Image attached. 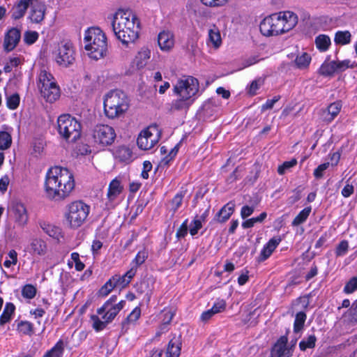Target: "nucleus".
<instances>
[{
    "label": "nucleus",
    "mask_w": 357,
    "mask_h": 357,
    "mask_svg": "<svg viewBox=\"0 0 357 357\" xmlns=\"http://www.w3.org/2000/svg\"><path fill=\"white\" fill-rule=\"evenodd\" d=\"M10 209L14 215L15 222L20 226H24L28 221V214L24 205L17 201L11 203Z\"/></svg>",
    "instance_id": "2eb2a0df"
},
{
    "label": "nucleus",
    "mask_w": 357,
    "mask_h": 357,
    "mask_svg": "<svg viewBox=\"0 0 357 357\" xmlns=\"http://www.w3.org/2000/svg\"><path fill=\"white\" fill-rule=\"evenodd\" d=\"M12 144L11 135L6 131L0 132V150H6L10 148Z\"/></svg>",
    "instance_id": "f704fd0d"
},
{
    "label": "nucleus",
    "mask_w": 357,
    "mask_h": 357,
    "mask_svg": "<svg viewBox=\"0 0 357 357\" xmlns=\"http://www.w3.org/2000/svg\"><path fill=\"white\" fill-rule=\"evenodd\" d=\"M55 59L61 67L68 68L72 66L75 61V52L72 43H61L56 51Z\"/></svg>",
    "instance_id": "9b49d317"
},
{
    "label": "nucleus",
    "mask_w": 357,
    "mask_h": 357,
    "mask_svg": "<svg viewBox=\"0 0 357 357\" xmlns=\"http://www.w3.org/2000/svg\"><path fill=\"white\" fill-rule=\"evenodd\" d=\"M298 16L290 10L280 11L266 17L259 29L265 36H277L292 30L298 24Z\"/></svg>",
    "instance_id": "7ed1b4c3"
},
{
    "label": "nucleus",
    "mask_w": 357,
    "mask_h": 357,
    "mask_svg": "<svg viewBox=\"0 0 357 357\" xmlns=\"http://www.w3.org/2000/svg\"><path fill=\"white\" fill-rule=\"evenodd\" d=\"M15 307L12 303H7L3 309V313L0 316V325L3 326L8 323L11 318V315L15 311Z\"/></svg>",
    "instance_id": "c756f323"
},
{
    "label": "nucleus",
    "mask_w": 357,
    "mask_h": 357,
    "mask_svg": "<svg viewBox=\"0 0 357 357\" xmlns=\"http://www.w3.org/2000/svg\"><path fill=\"white\" fill-rule=\"evenodd\" d=\"M116 296H112L104 305L98 309V314H104L102 319L111 322L117 314L122 310L125 305V301H121L116 303Z\"/></svg>",
    "instance_id": "f8f14e48"
},
{
    "label": "nucleus",
    "mask_w": 357,
    "mask_h": 357,
    "mask_svg": "<svg viewBox=\"0 0 357 357\" xmlns=\"http://www.w3.org/2000/svg\"><path fill=\"white\" fill-rule=\"evenodd\" d=\"M30 6L29 18L31 22L36 24L41 23L45 19L47 10L45 3L38 0L33 4H31Z\"/></svg>",
    "instance_id": "ddd939ff"
},
{
    "label": "nucleus",
    "mask_w": 357,
    "mask_h": 357,
    "mask_svg": "<svg viewBox=\"0 0 357 357\" xmlns=\"http://www.w3.org/2000/svg\"><path fill=\"white\" fill-rule=\"evenodd\" d=\"M198 79L192 76H186L178 79L174 86V93L178 97L190 99L199 91Z\"/></svg>",
    "instance_id": "6e6552de"
},
{
    "label": "nucleus",
    "mask_w": 357,
    "mask_h": 357,
    "mask_svg": "<svg viewBox=\"0 0 357 357\" xmlns=\"http://www.w3.org/2000/svg\"><path fill=\"white\" fill-rule=\"evenodd\" d=\"M266 216L267 213L266 212H263L258 217L252 218L243 222L242 223V227L244 229L251 228L255 225V223L262 222Z\"/></svg>",
    "instance_id": "ea45409f"
},
{
    "label": "nucleus",
    "mask_w": 357,
    "mask_h": 357,
    "mask_svg": "<svg viewBox=\"0 0 357 357\" xmlns=\"http://www.w3.org/2000/svg\"><path fill=\"white\" fill-rule=\"evenodd\" d=\"M30 252L34 255L43 256L47 253V245L45 241L41 238H33L30 242Z\"/></svg>",
    "instance_id": "412c9836"
},
{
    "label": "nucleus",
    "mask_w": 357,
    "mask_h": 357,
    "mask_svg": "<svg viewBox=\"0 0 357 357\" xmlns=\"http://www.w3.org/2000/svg\"><path fill=\"white\" fill-rule=\"evenodd\" d=\"M38 38V33L36 31H27L24 33V40L28 45L34 43Z\"/></svg>",
    "instance_id": "864d4df0"
},
{
    "label": "nucleus",
    "mask_w": 357,
    "mask_h": 357,
    "mask_svg": "<svg viewBox=\"0 0 357 357\" xmlns=\"http://www.w3.org/2000/svg\"><path fill=\"white\" fill-rule=\"evenodd\" d=\"M137 293L143 296V299L149 303L152 293V285L149 280L143 279L136 284Z\"/></svg>",
    "instance_id": "6ab92c4d"
},
{
    "label": "nucleus",
    "mask_w": 357,
    "mask_h": 357,
    "mask_svg": "<svg viewBox=\"0 0 357 357\" xmlns=\"http://www.w3.org/2000/svg\"><path fill=\"white\" fill-rule=\"evenodd\" d=\"M89 209V206L81 201L70 203L65 215L68 225L71 229L81 227L86 220Z\"/></svg>",
    "instance_id": "0eeeda50"
},
{
    "label": "nucleus",
    "mask_w": 357,
    "mask_h": 357,
    "mask_svg": "<svg viewBox=\"0 0 357 357\" xmlns=\"http://www.w3.org/2000/svg\"><path fill=\"white\" fill-rule=\"evenodd\" d=\"M112 31L123 45L134 43L139 38L140 22L130 9H119L113 15Z\"/></svg>",
    "instance_id": "f03ea898"
},
{
    "label": "nucleus",
    "mask_w": 357,
    "mask_h": 357,
    "mask_svg": "<svg viewBox=\"0 0 357 357\" xmlns=\"http://www.w3.org/2000/svg\"><path fill=\"white\" fill-rule=\"evenodd\" d=\"M22 296L26 298H33L36 294V289L31 284L25 285L22 291Z\"/></svg>",
    "instance_id": "603ef678"
},
{
    "label": "nucleus",
    "mask_w": 357,
    "mask_h": 357,
    "mask_svg": "<svg viewBox=\"0 0 357 357\" xmlns=\"http://www.w3.org/2000/svg\"><path fill=\"white\" fill-rule=\"evenodd\" d=\"M329 162L324 163L317 167L314 171V176L316 178H321L323 176V172L328 167Z\"/></svg>",
    "instance_id": "680f3d73"
},
{
    "label": "nucleus",
    "mask_w": 357,
    "mask_h": 357,
    "mask_svg": "<svg viewBox=\"0 0 357 357\" xmlns=\"http://www.w3.org/2000/svg\"><path fill=\"white\" fill-rule=\"evenodd\" d=\"M21 38L20 30L17 28H11L6 33L3 40V49L9 52L13 50L19 43Z\"/></svg>",
    "instance_id": "4468645a"
},
{
    "label": "nucleus",
    "mask_w": 357,
    "mask_h": 357,
    "mask_svg": "<svg viewBox=\"0 0 357 357\" xmlns=\"http://www.w3.org/2000/svg\"><path fill=\"white\" fill-rule=\"evenodd\" d=\"M121 182L117 178L112 180L109 185L107 197L110 200H114L122 191Z\"/></svg>",
    "instance_id": "bb28decb"
},
{
    "label": "nucleus",
    "mask_w": 357,
    "mask_h": 357,
    "mask_svg": "<svg viewBox=\"0 0 357 357\" xmlns=\"http://www.w3.org/2000/svg\"><path fill=\"white\" fill-rule=\"evenodd\" d=\"M91 135L96 143L102 146L111 145L116 136L114 129L105 124L95 126Z\"/></svg>",
    "instance_id": "9d476101"
},
{
    "label": "nucleus",
    "mask_w": 357,
    "mask_h": 357,
    "mask_svg": "<svg viewBox=\"0 0 357 357\" xmlns=\"http://www.w3.org/2000/svg\"><path fill=\"white\" fill-rule=\"evenodd\" d=\"M202 227L201 220H198L197 217L193 220L190 228V233L192 236H195L197 234L198 230Z\"/></svg>",
    "instance_id": "6e6d98bb"
},
{
    "label": "nucleus",
    "mask_w": 357,
    "mask_h": 357,
    "mask_svg": "<svg viewBox=\"0 0 357 357\" xmlns=\"http://www.w3.org/2000/svg\"><path fill=\"white\" fill-rule=\"evenodd\" d=\"M81 124L69 114L58 118L57 130L61 137L68 142H75L81 136Z\"/></svg>",
    "instance_id": "423d86ee"
},
{
    "label": "nucleus",
    "mask_w": 357,
    "mask_h": 357,
    "mask_svg": "<svg viewBox=\"0 0 357 357\" xmlns=\"http://www.w3.org/2000/svg\"><path fill=\"white\" fill-rule=\"evenodd\" d=\"M341 109V105L339 102L331 103L327 108L326 111L324 112L326 115L324 120L331 122L339 114Z\"/></svg>",
    "instance_id": "cd10ccee"
},
{
    "label": "nucleus",
    "mask_w": 357,
    "mask_h": 357,
    "mask_svg": "<svg viewBox=\"0 0 357 357\" xmlns=\"http://www.w3.org/2000/svg\"><path fill=\"white\" fill-rule=\"evenodd\" d=\"M115 156L119 158V160L123 162H128L130 160L132 157V151L126 146H119L115 151Z\"/></svg>",
    "instance_id": "7c9ffc66"
},
{
    "label": "nucleus",
    "mask_w": 357,
    "mask_h": 357,
    "mask_svg": "<svg viewBox=\"0 0 357 357\" xmlns=\"http://www.w3.org/2000/svg\"><path fill=\"white\" fill-rule=\"evenodd\" d=\"M18 331L24 335H31L33 332L32 324L28 321H21L18 324Z\"/></svg>",
    "instance_id": "3c124183"
},
{
    "label": "nucleus",
    "mask_w": 357,
    "mask_h": 357,
    "mask_svg": "<svg viewBox=\"0 0 357 357\" xmlns=\"http://www.w3.org/2000/svg\"><path fill=\"white\" fill-rule=\"evenodd\" d=\"M40 227L47 235L57 241H59L63 237L61 229L58 227L47 222H42L40 223Z\"/></svg>",
    "instance_id": "a878e982"
},
{
    "label": "nucleus",
    "mask_w": 357,
    "mask_h": 357,
    "mask_svg": "<svg viewBox=\"0 0 357 357\" xmlns=\"http://www.w3.org/2000/svg\"><path fill=\"white\" fill-rule=\"evenodd\" d=\"M91 318L93 321V326L97 331H102L106 327L107 324L109 323V321H107V320H100L97 315H92Z\"/></svg>",
    "instance_id": "49530a36"
},
{
    "label": "nucleus",
    "mask_w": 357,
    "mask_h": 357,
    "mask_svg": "<svg viewBox=\"0 0 357 357\" xmlns=\"http://www.w3.org/2000/svg\"><path fill=\"white\" fill-rule=\"evenodd\" d=\"M206 6L211 8H218L225 6L229 0H200Z\"/></svg>",
    "instance_id": "09e8293b"
},
{
    "label": "nucleus",
    "mask_w": 357,
    "mask_h": 357,
    "mask_svg": "<svg viewBox=\"0 0 357 357\" xmlns=\"http://www.w3.org/2000/svg\"><path fill=\"white\" fill-rule=\"evenodd\" d=\"M281 238H273L267 243V244L264 247L263 250L261 252L260 255V261H264L268 259L272 252L275 250L278 245L280 243Z\"/></svg>",
    "instance_id": "4be33fe9"
},
{
    "label": "nucleus",
    "mask_w": 357,
    "mask_h": 357,
    "mask_svg": "<svg viewBox=\"0 0 357 357\" xmlns=\"http://www.w3.org/2000/svg\"><path fill=\"white\" fill-rule=\"evenodd\" d=\"M288 339L286 335L281 336L275 344L272 351V357H290L291 356V349L287 347Z\"/></svg>",
    "instance_id": "dca6fc26"
},
{
    "label": "nucleus",
    "mask_w": 357,
    "mask_h": 357,
    "mask_svg": "<svg viewBox=\"0 0 357 357\" xmlns=\"http://www.w3.org/2000/svg\"><path fill=\"white\" fill-rule=\"evenodd\" d=\"M357 290V276L351 278L345 284L344 292L351 294Z\"/></svg>",
    "instance_id": "de8ad7c7"
},
{
    "label": "nucleus",
    "mask_w": 357,
    "mask_h": 357,
    "mask_svg": "<svg viewBox=\"0 0 357 357\" xmlns=\"http://www.w3.org/2000/svg\"><path fill=\"white\" fill-rule=\"evenodd\" d=\"M147 258V253L145 251H139L135 258L136 266L142 264Z\"/></svg>",
    "instance_id": "774afa93"
},
{
    "label": "nucleus",
    "mask_w": 357,
    "mask_h": 357,
    "mask_svg": "<svg viewBox=\"0 0 357 357\" xmlns=\"http://www.w3.org/2000/svg\"><path fill=\"white\" fill-rule=\"evenodd\" d=\"M310 60V56L306 52H303L301 55L296 56L295 63L298 68H305L308 66Z\"/></svg>",
    "instance_id": "c9c22d12"
},
{
    "label": "nucleus",
    "mask_w": 357,
    "mask_h": 357,
    "mask_svg": "<svg viewBox=\"0 0 357 357\" xmlns=\"http://www.w3.org/2000/svg\"><path fill=\"white\" fill-rule=\"evenodd\" d=\"M319 73L324 76H331L336 70V61L324 62L320 67Z\"/></svg>",
    "instance_id": "473e14b6"
},
{
    "label": "nucleus",
    "mask_w": 357,
    "mask_h": 357,
    "mask_svg": "<svg viewBox=\"0 0 357 357\" xmlns=\"http://www.w3.org/2000/svg\"><path fill=\"white\" fill-rule=\"evenodd\" d=\"M188 233V220H185L176 231V237L183 238Z\"/></svg>",
    "instance_id": "69168bd1"
},
{
    "label": "nucleus",
    "mask_w": 357,
    "mask_h": 357,
    "mask_svg": "<svg viewBox=\"0 0 357 357\" xmlns=\"http://www.w3.org/2000/svg\"><path fill=\"white\" fill-rule=\"evenodd\" d=\"M349 248L348 242L347 241H341L336 248V255L337 256L344 255Z\"/></svg>",
    "instance_id": "bf43d9fd"
},
{
    "label": "nucleus",
    "mask_w": 357,
    "mask_h": 357,
    "mask_svg": "<svg viewBox=\"0 0 357 357\" xmlns=\"http://www.w3.org/2000/svg\"><path fill=\"white\" fill-rule=\"evenodd\" d=\"M351 33L348 31H338L335 34V42L337 44L346 45L351 40Z\"/></svg>",
    "instance_id": "58836bf2"
},
{
    "label": "nucleus",
    "mask_w": 357,
    "mask_h": 357,
    "mask_svg": "<svg viewBox=\"0 0 357 357\" xmlns=\"http://www.w3.org/2000/svg\"><path fill=\"white\" fill-rule=\"evenodd\" d=\"M350 67L352 68V66L350 65V61L349 60L336 61L337 72H342Z\"/></svg>",
    "instance_id": "338daca9"
},
{
    "label": "nucleus",
    "mask_w": 357,
    "mask_h": 357,
    "mask_svg": "<svg viewBox=\"0 0 357 357\" xmlns=\"http://www.w3.org/2000/svg\"><path fill=\"white\" fill-rule=\"evenodd\" d=\"M63 342L59 340L43 357H61L63 353Z\"/></svg>",
    "instance_id": "72a5a7b5"
},
{
    "label": "nucleus",
    "mask_w": 357,
    "mask_h": 357,
    "mask_svg": "<svg viewBox=\"0 0 357 357\" xmlns=\"http://www.w3.org/2000/svg\"><path fill=\"white\" fill-rule=\"evenodd\" d=\"M116 287V284L113 282V280L111 278L100 289L98 295L100 296H107L113 289Z\"/></svg>",
    "instance_id": "c03bdc74"
},
{
    "label": "nucleus",
    "mask_w": 357,
    "mask_h": 357,
    "mask_svg": "<svg viewBox=\"0 0 357 357\" xmlns=\"http://www.w3.org/2000/svg\"><path fill=\"white\" fill-rule=\"evenodd\" d=\"M52 79V75L48 72H47L45 70H43L40 71L39 75V81L41 84L40 86H47L50 84L55 83Z\"/></svg>",
    "instance_id": "79ce46f5"
},
{
    "label": "nucleus",
    "mask_w": 357,
    "mask_h": 357,
    "mask_svg": "<svg viewBox=\"0 0 357 357\" xmlns=\"http://www.w3.org/2000/svg\"><path fill=\"white\" fill-rule=\"evenodd\" d=\"M38 0H18L12 8V18L19 20L23 17L31 4Z\"/></svg>",
    "instance_id": "f3484780"
},
{
    "label": "nucleus",
    "mask_w": 357,
    "mask_h": 357,
    "mask_svg": "<svg viewBox=\"0 0 357 357\" xmlns=\"http://www.w3.org/2000/svg\"><path fill=\"white\" fill-rule=\"evenodd\" d=\"M130 106L127 95L121 90L108 92L104 98V111L107 117L114 119L123 116Z\"/></svg>",
    "instance_id": "39448f33"
},
{
    "label": "nucleus",
    "mask_w": 357,
    "mask_h": 357,
    "mask_svg": "<svg viewBox=\"0 0 357 357\" xmlns=\"http://www.w3.org/2000/svg\"><path fill=\"white\" fill-rule=\"evenodd\" d=\"M349 311L350 321L357 323V300L354 302Z\"/></svg>",
    "instance_id": "052dcab7"
},
{
    "label": "nucleus",
    "mask_w": 357,
    "mask_h": 357,
    "mask_svg": "<svg viewBox=\"0 0 357 357\" xmlns=\"http://www.w3.org/2000/svg\"><path fill=\"white\" fill-rule=\"evenodd\" d=\"M190 99L184 98L183 97H178V99L175 100L172 105V109L174 110H181L183 109H186L189 107Z\"/></svg>",
    "instance_id": "a19ab883"
},
{
    "label": "nucleus",
    "mask_w": 357,
    "mask_h": 357,
    "mask_svg": "<svg viewBox=\"0 0 357 357\" xmlns=\"http://www.w3.org/2000/svg\"><path fill=\"white\" fill-rule=\"evenodd\" d=\"M20 100V96L17 93L8 96L6 99L7 107L10 109H15L19 106Z\"/></svg>",
    "instance_id": "a18cd8bd"
},
{
    "label": "nucleus",
    "mask_w": 357,
    "mask_h": 357,
    "mask_svg": "<svg viewBox=\"0 0 357 357\" xmlns=\"http://www.w3.org/2000/svg\"><path fill=\"white\" fill-rule=\"evenodd\" d=\"M297 164V160L295 158L291 159L290 161H285L282 165H280L278 169V172L280 175H283L286 170L293 167Z\"/></svg>",
    "instance_id": "8fccbe9b"
},
{
    "label": "nucleus",
    "mask_w": 357,
    "mask_h": 357,
    "mask_svg": "<svg viewBox=\"0 0 357 357\" xmlns=\"http://www.w3.org/2000/svg\"><path fill=\"white\" fill-rule=\"evenodd\" d=\"M208 38L210 42L213 45L214 47L218 48L220 46L222 43L220 32L219 29L215 25H213L212 27L208 30Z\"/></svg>",
    "instance_id": "c85d7f7f"
},
{
    "label": "nucleus",
    "mask_w": 357,
    "mask_h": 357,
    "mask_svg": "<svg viewBox=\"0 0 357 357\" xmlns=\"http://www.w3.org/2000/svg\"><path fill=\"white\" fill-rule=\"evenodd\" d=\"M71 259L75 263V269L78 271H82L85 266L84 264L79 260V255L77 252H73L71 254Z\"/></svg>",
    "instance_id": "13d9d810"
},
{
    "label": "nucleus",
    "mask_w": 357,
    "mask_h": 357,
    "mask_svg": "<svg viewBox=\"0 0 357 357\" xmlns=\"http://www.w3.org/2000/svg\"><path fill=\"white\" fill-rule=\"evenodd\" d=\"M160 136V130L158 126H150L139 133L137 145L142 150H149L158 143Z\"/></svg>",
    "instance_id": "1a4fd4ad"
},
{
    "label": "nucleus",
    "mask_w": 357,
    "mask_h": 357,
    "mask_svg": "<svg viewBox=\"0 0 357 357\" xmlns=\"http://www.w3.org/2000/svg\"><path fill=\"white\" fill-rule=\"evenodd\" d=\"M264 80L261 78L255 79L252 82L250 86L248 89L249 94L253 96L256 93L257 90L259 88V86L263 84Z\"/></svg>",
    "instance_id": "5fc2aeb1"
},
{
    "label": "nucleus",
    "mask_w": 357,
    "mask_h": 357,
    "mask_svg": "<svg viewBox=\"0 0 357 357\" xmlns=\"http://www.w3.org/2000/svg\"><path fill=\"white\" fill-rule=\"evenodd\" d=\"M181 349V341L180 337L172 339L167 347V356L172 357H179Z\"/></svg>",
    "instance_id": "393cba45"
},
{
    "label": "nucleus",
    "mask_w": 357,
    "mask_h": 357,
    "mask_svg": "<svg viewBox=\"0 0 357 357\" xmlns=\"http://www.w3.org/2000/svg\"><path fill=\"white\" fill-rule=\"evenodd\" d=\"M315 44L318 50L321 52H325L328 49L331 45V39L328 36L321 34L316 37Z\"/></svg>",
    "instance_id": "2f4dec72"
},
{
    "label": "nucleus",
    "mask_w": 357,
    "mask_h": 357,
    "mask_svg": "<svg viewBox=\"0 0 357 357\" xmlns=\"http://www.w3.org/2000/svg\"><path fill=\"white\" fill-rule=\"evenodd\" d=\"M225 307L226 302L224 300H221L215 303L211 310L215 314L222 311H224L225 310Z\"/></svg>",
    "instance_id": "e2e57ef3"
},
{
    "label": "nucleus",
    "mask_w": 357,
    "mask_h": 357,
    "mask_svg": "<svg viewBox=\"0 0 357 357\" xmlns=\"http://www.w3.org/2000/svg\"><path fill=\"white\" fill-rule=\"evenodd\" d=\"M150 56L151 51L147 48H142L135 56L134 63L138 69L143 68L147 64Z\"/></svg>",
    "instance_id": "b1692460"
},
{
    "label": "nucleus",
    "mask_w": 357,
    "mask_h": 357,
    "mask_svg": "<svg viewBox=\"0 0 357 357\" xmlns=\"http://www.w3.org/2000/svg\"><path fill=\"white\" fill-rule=\"evenodd\" d=\"M235 208V203L229 202L225 204L216 214L218 221L220 222H225L233 214Z\"/></svg>",
    "instance_id": "5701e85b"
},
{
    "label": "nucleus",
    "mask_w": 357,
    "mask_h": 357,
    "mask_svg": "<svg viewBox=\"0 0 357 357\" xmlns=\"http://www.w3.org/2000/svg\"><path fill=\"white\" fill-rule=\"evenodd\" d=\"M84 40L85 50L91 58L98 60L106 55L107 52V38L99 28L88 29L85 32Z\"/></svg>",
    "instance_id": "20e7f679"
},
{
    "label": "nucleus",
    "mask_w": 357,
    "mask_h": 357,
    "mask_svg": "<svg viewBox=\"0 0 357 357\" xmlns=\"http://www.w3.org/2000/svg\"><path fill=\"white\" fill-rule=\"evenodd\" d=\"M317 338L314 335H309L307 339L302 340L299 344L301 350L305 351L307 348H313L315 346Z\"/></svg>",
    "instance_id": "37998d69"
},
{
    "label": "nucleus",
    "mask_w": 357,
    "mask_h": 357,
    "mask_svg": "<svg viewBox=\"0 0 357 357\" xmlns=\"http://www.w3.org/2000/svg\"><path fill=\"white\" fill-rule=\"evenodd\" d=\"M311 212V207H306L303 209L294 219L292 225L298 226L306 220Z\"/></svg>",
    "instance_id": "e433bc0d"
},
{
    "label": "nucleus",
    "mask_w": 357,
    "mask_h": 357,
    "mask_svg": "<svg viewBox=\"0 0 357 357\" xmlns=\"http://www.w3.org/2000/svg\"><path fill=\"white\" fill-rule=\"evenodd\" d=\"M42 96L48 102H54L60 96L59 86L54 83L47 86H39Z\"/></svg>",
    "instance_id": "a211bd4d"
},
{
    "label": "nucleus",
    "mask_w": 357,
    "mask_h": 357,
    "mask_svg": "<svg viewBox=\"0 0 357 357\" xmlns=\"http://www.w3.org/2000/svg\"><path fill=\"white\" fill-rule=\"evenodd\" d=\"M158 43L162 50H170L174 44L173 34L170 31H163L158 34Z\"/></svg>",
    "instance_id": "aec40b11"
},
{
    "label": "nucleus",
    "mask_w": 357,
    "mask_h": 357,
    "mask_svg": "<svg viewBox=\"0 0 357 357\" xmlns=\"http://www.w3.org/2000/svg\"><path fill=\"white\" fill-rule=\"evenodd\" d=\"M74 188L73 174L67 168L55 166L47 171L45 190L48 198L56 201L64 199Z\"/></svg>",
    "instance_id": "f257e3e1"
},
{
    "label": "nucleus",
    "mask_w": 357,
    "mask_h": 357,
    "mask_svg": "<svg viewBox=\"0 0 357 357\" xmlns=\"http://www.w3.org/2000/svg\"><path fill=\"white\" fill-rule=\"evenodd\" d=\"M111 279L113 280V282L116 284V287L119 285L121 287H124L130 283V280H126L124 275L121 277L114 275Z\"/></svg>",
    "instance_id": "4d7b16f0"
},
{
    "label": "nucleus",
    "mask_w": 357,
    "mask_h": 357,
    "mask_svg": "<svg viewBox=\"0 0 357 357\" xmlns=\"http://www.w3.org/2000/svg\"><path fill=\"white\" fill-rule=\"evenodd\" d=\"M141 310L139 307H136L131 313L128 316L127 320L128 322H135L140 317Z\"/></svg>",
    "instance_id": "0e129e2a"
},
{
    "label": "nucleus",
    "mask_w": 357,
    "mask_h": 357,
    "mask_svg": "<svg viewBox=\"0 0 357 357\" xmlns=\"http://www.w3.org/2000/svg\"><path fill=\"white\" fill-rule=\"evenodd\" d=\"M306 314L303 312H299L296 314L294 324L295 333H298L303 329Z\"/></svg>",
    "instance_id": "4c0bfd02"
}]
</instances>
